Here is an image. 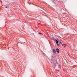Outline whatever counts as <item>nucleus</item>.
Instances as JSON below:
<instances>
[{"mask_svg":"<svg viewBox=\"0 0 77 77\" xmlns=\"http://www.w3.org/2000/svg\"><path fill=\"white\" fill-rule=\"evenodd\" d=\"M54 41H55L56 42V44H57V45L59 47V46H60V45H62V42H60V41H58L57 40L55 39L54 40Z\"/></svg>","mask_w":77,"mask_h":77,"instance_id":"1","label":"nucleus"},{"mask_svg":"<svg viewBox=\"0 0 77 77\" xmlns=\"http://www.w3.org/2000/svg\"><path fill=\"white\" fill-rule=\"evenodd\" d=\"M56 51L57 53H59V49L58 48H57L56 49Z\"/></svg>","mask_w":77,"mask_h":77,"instance_id":"2","label":"nucleus"},{"mask_svg":"<svg viewBox=\"0 0 77 77\" xmlns=\"http://www.w3.org/2000/svg\"><path fill=\"white\" fill-rule=\"evenodd\" d=\"M53 52L54 54H56V51L54 49H53Z\"/></svg>","mask_w":77,"mask_h":77,"instance_id":"3","label":"nucleus"},{"mask_svg":"<svg viewBox=\"0 0 77 77\" xmlns=\"http://www.w3.org/2000/svg\"><path fill=\"white\" fill-rule=\"evenodd\" d=\"M53 2L56 5V1L54 0H53Z\"/></svg>","mask_w":77,"mask_h":77,"instance_id":"4","label":"nucleus"},{"mask_svg":"<svg viewBox=\"0 0 77 77\" xmlns=\"http://www.w3.org/2000/svg\"><path fill=\"white\" fill-rule=\"evenodd\" d=\"M63 47L65 48V47H66V45H64L63 46Z\"/></svg>","mask_w":77,"mask_h":77,"instance_id":"5","label":"nucleus"},{"mask_svg":"<svg viewBox=\"0 0 77 77\" xmlns=\"http://www.w3.org/2000/svg\"><path fill=\"white\" fill-rule=\"evenodd\" d=\"M39 34H40V35H41V34H42V33H41V32H39Z\"/></svg>","mask_w":77,"mask_h":77,"instance_id":"6","label":"nucleus"},{"mask_svg":"<svg viewBox=\"0 0 77 77\" xmlns=\"http://www.w3.org/2000/svg\"><path fill=\"white\" fill-rule=\"evenodd\" d=\"M62 45V46H63L65 45V44H63Z\"/></svg>","mask_w":77,"mask_h":77,"instance_id":"7","label":"nucleus"},{"mask_svg":"<svg viewBox=\"0 0 77 77\" xmlns=\"http://www.w3.org/2000/svg\"><path fill=\"white\" fill-rule=\"evenodd\" d=\"M5 8H8V7H7V6H6L5 7Z\"/></svg>","mask_w":77,"mask_h":77,"instance_id":"8","label":"nucleus"},{"mask_svg":"<svg viewBox=\"0 0 77 77\" xmlns=\"http://www.w3.org/2000/svg\"><path fill=\"white\" fill-rule=\"evenodd\" d=\"M54 65H56V63H54Z\"/></svg>","mask_w":77,"mask_h":77,"instance_id":"9","label":"nucleus"},{"mask_svg":"<svg viewBox=\"0 0 77 77\" xmlns=\"http://www.w3.org/2000/svg\"><path fill=\"white\" fill-rule=\"evenodd\" d=\"M38 24H40V23H38Z\"/></svg>","mask_w":77,"mask_h":77,"instance_id":"10","label":"nucleus"}]
</instances>
